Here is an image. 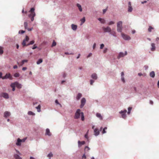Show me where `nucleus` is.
<instances>
[{"label":"nucleus","mask_w":159,"mask_h":159,"mask_svg":"<svg viewBox=\"0 0 159 159\" xmlns=\"http://www.w3.org/2000/svg\"><path fill=\"white\" fill-rule=\"evenodd\" d=\"M81 110L80 109H78L76 111L74 116V118L78 119L80 117V115L81 116V120L83 121L84 120V113L83 112H80Z\"/></svg>","instance_id":"f257e3e1"},{"label":"nucleus","mask_w":159,"mask_h":159,"mask_svg":"<svg viewBox=\"0 0 159 159\" xmlns=\"http://www.w3.org/2000/svg\"><path fill=\"white\" fill-rule=\"evenodd\" d=\"M35 9L34 8H32L29 12L30 13L29 15V17L31 18V20L32 21H34V17L35 16V13L34 12Z\"/></svg>","instance_id":"f03ea898"},{"label":"nucleus","mask_w":159,"mask_h":159,"mask_svg":"<svg viewBox=\"0 0 159 159\" xmlns=\"http://www.w3.org/2000/svg\"><path fill=\"white\" fill-rule=\"evenodd\" d=\"M122 22L121 21L118 22L117 23V31L118 32H121L122 29Z\"/></svg>","instance_id":"7ed1b4c3"},{"label":"nucleus","mask_w":159,"mask_h":159,"mask_svg":"<svg viewBox=\"0 0 159 159\" xmlns=\"http://www.w3.org/2000/svg\"><path fill=\"white\" fill-rule=\"evenodd\" d=\"M127 112V110L125 109L124 110H121L120 112L119 113L121 114V117L125 119L126 117V113Z\"/></svg>","instance_id":"20e7f679"},{"label":"nucleus","mask_w":159,"mask_h":159,"mask_svg":"<svg viewBox=\"0 0 159 159\" xmlns=\"http://www.w3.org/2000/svg\"><path fill=\"white\" fill-rule=\"evenodd\" d=\"M122 37L125 40H129L131 38L128 35L123 33H121Z\"/></svg>","instance_id":"39448f33"},{"label":"nucleus","mask_w":159,"mask_h":159,"mask_svg":"<svg viewBox=\"0 0 159 159\" xmlns=\"http://www.w3.org/2000/svg\"><path fill=\"white\" fill-rule=\"evenodd\" d=\"M29 39V37L27 36H26L25 38L23 40V41L22 43V44L23 47H25L27 46V44H26V42H28Z\"/></svg>","instance_id":"423d86ee"},{"label":"nucleus","mask_w":159,"mask_h":159,"mask_svg":"<svg viewBox=\"0 0 159 159\" xmlns=\"http://www.w3.org/2000/svg\"><path fill=\"white\" fill-rule=\"evenodd\" d=\"M9 79L11 80L12 79V77L10 73L6 74L4 76L2 77V79Z\"/></svg>","instance_id":"0eeeda50"},{"label":"nucleus","mask_w":159,"mask_h":159,"mask_svg":"<svg viewBox=\"0 0 159 159\" xmlns=\"http://www.w3.org/2000/svg\"><path fill=\"white\" fill-rule=\"evenodd\" d=\"M102 29L104 32H110L111 31V28L108 26H107L106 28L103 27H102Z\"/></svg>","instance_id":"6e6552de"},{"label":"nucleus","mask_w":159,"mask_h":159,"mask_svg":"<svg viewBox=\"0 0 159 159\" xmlns=\"http://www.w3.org/2000/svg\"><path fill=\"white\" fill-rule=\"evenodd\" d=\"M15 87H16L18 89H20L21 88V85L18 82H16L14 83H12Z\"/></svg>","instance_id":"1a4fd4ad"},{"label":"nucleus","mask_w":159,"mask_h":159,"mask_svg":"<svg viewBox=\"0 0 159 159\" xmlns=\"http://www.w3.org/2000/svg\"><path fill=\"white\" fill-rule=\"evenodd\" d=\"M0 96L6 99L8 98H9L8 95V94L6 93H1L0 94Z\"/></svg>","instance_id":"9d476101"},{"label":"nucleus","mask_w":159,"mask_h":159,"mask_svg":"<svg viewBox=\"0 0 159 159\" xmlns=\"http://www.w3.org/2000/svg\"><path fill=\"white\" fill-rule=\"evenodd\" d=\"M127 54V52L126 51L125 52V53L124 54V53L122 52L120 53L118 56L117 57V58L119 59L120 58L123 57L124 56L126 55Z\"/></svg>","instance_id":"9b49d317"},{"label":"nucleus","mask_w":159,"mask_h":159,"mask_svg":"<svg viewBox=\"0 0 159 159\" xmlns=\"http://www.w3.org/2000/svg\"><path fill=\"white\" fill-rule=\"evenodd\" d=\"M94 134L97 136L99 134V130L98 128H96L94 129Z\"/></svg>","instance_id":"f8f14e48"},{"label":"nucleus","mask_w":159,"mask_h":159,"mask_svg":"<svg viewBox=\"0 0 159 159\" xmlns=\"http://www.w3.org/2000/svg\"><path fill=\"white\" fill-rule=\"evenodd\" d=\"M10 115H11L10 113L8 111H5L4 113V116L5 118H7V117H8L9 116H10Z\"/></svg>","instance_id":"ddd939ff"},{"label":"nucleus","mask_w":159,"mask_h":159,"mask_svg":"<svg viewBox=\"0 0 159 159\" xmlns=\"http://www.w3.org/2000/svg\"><path fill=\"white\" fill-rule=\"evenodd\" d=\"M85 143V142L84 141H78V146L79 147H81L82 145H84Z\"/></svg>","instance_id":"4468645a"},{"label":"nucleus","mask_w":159,"mask_h":159,"mask_svg":"<svg viewBox=\"0 0 159 159\" xmlns=\"http://www.w3.org/2000/svg\"><path fill=\"white\" fill-rule=\"evenodd\" d=\"M21 139H20L19 138H18L17 139V142L16 144L17 146H20L21 145Z\"/></svg>","instance_id":"2eb2a0df"},{"label":"nucleus","mask_w":159,"mask_h":159,"mask_svg":"<svg viewBox=\"0 0 159 159\" xmlns=\"http://www.w3.org/2000/svg\"><path fill=\"white\" fill-rule=\"evenodd\" d=\"M85 100H81V104L80 106V107L81 108H82L84 106V104L85 103V102H86Z\"/></svg>","instance_id":"dca6fc26"},{"label":"nucleus","mask_w":159,"mask_h":159,"mask_svg":"<svg viewBox=\"0 0 159 159\" xmlns=\"http://www.w3.org/2000/svg\"><path fill=\"white\" fill-rule=\"evenodd\" d=\"M152 48L151 50L152 51H154L155 50V44L154 43H152L151 44Z\"/></svg>","instance_id":"f3484780"},{"label":"nucleus","mask_w":159,"mask_h":159,"mask_svg":"<svg viewBox=\"0 0 159 159\" xmlns=\"http://www.w3.org/2000/svg\"><path fill=\"white\" fill-rule=\"evenodd\" d=\"M46 135H48V136L51 135V133H50V130L48 129H47L46 130Z\"/></svg>","instance_id":"a211bd4d"},{"label":"nucleus","mask_w":159,"mask_h":159,"mask_svg":"<svg viewBox=\"0 0 159 159\" xmlns=\"http://www.w3.org/2000/svg\"><path fill=\"white\" fill-rule=\"evenodd\" d=\"M91 77L94 80H96L97 78V76L95 73H93L91 75Z\"/></svg>","instance_id":"6ab92c4d"},{"label":"nucleus","mask_w":159,"mask_h":159,"mask_svg":"<svg viewBox=\"0 0 159 159\" xmlns=\"http://www.w3.org/2000/svg\"><path fill=\"white\" fill-rule=\"evenodd\" d=\"M96 116L97 117L99 118L100 120H102V117L100 113H97Z\"/></svg>","instance_id":"aec40b11"},{"label":"nucleus","mask_w":159,"mask_h":159,"mask_svg":"<svg viewBox=\"0 0 159 159\" xmlns=\"http://www.w3.org/2000/svg\"><path fill=\"white\" fill-rule=\"evenodd\" d=\"M71 28L73 30H75L77 29V26L76 25L72 24L71 25Z\"/></svg>","instance_id":"412c9836"},{"label":"nucleus","mask_w":159,"mask_h":159,"mask_svg":"<svg viewBox=\"0 0 159 159\" xmlns=\"http://www.w3.org/2000/svg\"><path fill=\"white\" fill-rule=\"evenodd\" d=\"M76 6L78 7L79 11L81 12L82 11V9L81 5L79 3H77L76 5Z\"/></svg>","instance_id":"4be33fe9"},{"label":"nucleus","mask_w":159,"mask_h":159,"mask_svg":"<svg viewBox=\"0 0 159 159\" xmlns=\"http://www.w3.org/2000/svg\"><path fill=\"white\" fill-rule=\"evenodd\" d=\"M150 76L152 78H154L155 76V74L154 71H152L150 73Z\"/></svg>","instance_id":"5701e85b"},{"label":"nucleus","mask_w":159,"mask_h":159,"mask_svg":"<svg viewBox=\"0 0 159 159\" xmlns=\"http://www.w3.org/2000/svg\"><path fill=\"white\" fill-rule=\"evenodd\" d=\"M98 20H99L102 23L104 24L105 22V21L104 19L99 18Z\"/></svg>","instance_id":"b1692460"},{"label":"nucleus","mask_w":159,"mask_h":159,"mask_svg":"<svg viewBox=\"0 0 159 159\" xmlns=\"http://www.w3.org/2000/svg\"><path fill=\"white\" fill-rule=\"evenodd\" d=\"M36 108L37 109L38 112L40 111L41 106L40 104H39L37 107H36Z\"/></svg>","instance_id":"393cba45"},{"label":"nucleus","mask_w":159,"mask_h":159,"mask_svg":"<svg viewBox=\"0 0 159 159\" xmlns=\"http://www.w3.org/2000/svg\"><path fill=\"white\" fill-rule=\"evenodd\" d=\"M28 61L26 60H24L22 61L21 64L20 65V66H22L24 64L25 62H27Z\"/></svg>","instance_id":"a878e982"},{"label":"nucleus","mask_w":159,"mask_h":159,"mask_svg":"<svg viewBox=\"0 0 159 159\" xmlns=\"http://www.w3.org/2000/svg\"><path fill=\"white\" fill-rule=\"evenodd\" d=\"M14 157L16 159H21V157L17 154H15Z\"/></svg>","instance_id":"bb28decb"},{"label":"nucleus","mask_w":159,"mask_h":159,"mask_svg":"<svg viewBox=\"0 0 159 159\" xmlns=\"http://www.w3.org/2000/svg\"><path fill=\"white\" fill-rule=\"evenodd\" d=\"M80 21H81V25L83 24L85 22V17H84L82 19H81L80 20Z\"/></svg>","instance_id":"cd10ccee"},{"label":"nucleus","mask_w":159,"mask_h":159,"mask_svg":"<svg viewBox=\"0 0 159 159\" xmlns=\"http://www.w3.org/2000/svg\"><path fill=\"white\" fill-rule=\"evenodd\" d=\"M3 47L0 46V54H2L3 53Z\"/></svg>","instance_id":"c85d7f7f"},{"label":"nucleus","mask_w":159,"mask_h":159,"mask_svg":"<svg viewBox=\"0 0 159 159\" xmlns=\"http://www.w3.org/2000/svg\"><path fill=\"white\" fill-rule=\"evenodd\" d=\"M82 97V94L80 93H79L78 94V95L76 97V98L77 99H80L81 97Z\"/></svg>","instance_id":"c756f323"},{"label":"nucleus","mask_w":159,"mask_h":159,"mask_svg":"<svg viewBox=\"0 0 159 159\" xmlns=\"http://www.w3.org/2000/svg\"><path fill=\"white\" fill-rule=\"evenodd\" d=\"M43 61V60L42 59H39L37 62V64H39Z\"/></svg>","instance_id":"7c9ffc66"},{"label":"nucleus","mask_w":159,"mask_h":159,"mask_svg":"<svg viewBox=\"0 0 159 159\" xmlns=\"http://www.w3.org/2000/svg\"><path fill=\"white\" fill-rule=\"evenodd\" d=\"M132 109V107H129L128 108V112H127L128 114L129 115L130 114V111Z\"/></svg>","instance_id":"2f4dec72"},{"label":"nucleus","mask_w":159,"mask_h":159,"mask_svg":"<svg viewBox=\"0 0 159 159\" xmlns=\"http://www.w3.org/2000/svg\"><path fill=\"white\" fill-rule=\"evenodd\" d=\"M132 9H133L131 6H128V11L129 12H131Z\"/></svg>","instance_id":"473e14b6"},{"label":"nucleus","mask_w":159,"mask_h":159,"mask_svg":"<svg viewBox=\"0 0 159 159\" xmlns=\"http://www.w3.org/2000/svg\"><path fill=\"white\" fill-rule=\"evenodd\" d=\"M28 114L30 115H35V114L31 111H29Z\"/></svg>","instance_id":"72a5a7b5"},{"label":"nucleus","mask_w":159,"mask_h":159,"mask_svg":"<svg viewBox=\"0 0 159 159\" xmlns=\"http://www.w3.org/2000/svg\"><path fill=\"white\" fill-rule=\"evenodd\" d=\"M34 40H32V41H31L29 43L27 44L26 46H28L29 45H30L33 44L34 43Z\"/></svg>","instance_id":"f704fd0d"},{"label":"nucleus","mask_w":159,"mask_h":159,"mask_svg":"<svg viewBox=\"0 0 159 159\" xmlns=\"http://www.w3.org/2000/svg\"><path fill=\"white\" fill-rule=\"evenodd\" d=\"M154 29V28L151 26H149L148 29V31L149 32H151L152 31V30Z\"/></svg>","instance_id":"c9c22d12"},{"label":"nucleus","mask_w":159,"mask_h":159,"mask_svg":"<svg viewBox=\"0 0 159 159\" xmlns=\"http://www.w3.org/2000/svg\"><path fill=\"white\" fill-rule=\"evenodd\" d=\"M107 129V127H105V128H104V129H103V130L102 131V133L103 134H104V133H106V130Z\"/></svg>","instance_id":"e433bc0d"},{"label":"nucleus","mask_w":159,"mask_h":159,"mask_svg":"<svg viewBox=\"0 0 159 159\" xmlns=\"http://www.w3.org/2000/svg\"><path fill=\"white\" fill-rule=\"evenodd\" d=\"M24 27L25 29H27L28 26V23L27 22H25L24 23Z\"/></svg>","instance_id":"4c0bfd02"},{"label":"nucleus","mask_w":159,"mask_h":159,"mask_svg":"<svg viewBox=\"0 0 159 159\" xmlns=\"http://www.w3.org/2000/svg\"><path fill=\"white\" fill-rule=\"evenodd\" d=\"M20 76V74L18 73H15L14 75V76L16 77H18Z\"/></svg>","instance_id":"58836bf2"},{"label":"nucleus","mask_w":159,"mask_h":159,"mask_svg":"<svg viewBox=\"0 0 159 159\" xmlns=\"http://www.w3.org/2000/svg\"><path fill=\"white\" fill-rule=\"evenodd\" d=\"M11 87L12 88V90L13 91H14L15 90V87L14 85L12 83L11 85Z\"/></svg>","instance_id":"ea45409f"},{"label":"nucleus","mask_w":159,"mask_h":159,"mask_svg":"<svg viewBox=\"0 0 159 159\" xmlns=\"http://www.w3.org/2000/svg\"><path fill=\"white\" fill-rule=\"evenodd\" d=\"M56 45V43L54 41H53L52 43V47H54Z\"/></svg>","instance_id":"a19ab883"},{"label":"nucleus","mask_w":159,"mask_h":159,"mask_svg":"<svg viewBox=\"0 0 159 159\" xmlns=\"http://www.w3.org/2000/svg\"><path fill=\"white\" fill-rule=\"evenodd\" d=\"M90 148L87 146H86L85 148V151H88L90 150Z\"/></svg>","instance_id":"79ce46f5"},{"label":"nucleus","mask_w":159,"mask_h":159,"mask_svg":"<svg viewBox=\"0 0 159 159\" xmlns=\"http://www.w3.org/2000/svg\"><path fill=\"white\" fill-rule=\"evenodd\" d=\"M53 156V154L52 153H50L48 155V157H51Z\"/></svg>","instance_id":"37998d69"},{"label":"nucleus","mask_w":159,"mask_h":159,"mask_svg":"<svg viewBox=\"0 0 159 159\" xmlns=\"http://www.w3.org/2000/svg\"><path fill=\"white\" fill-rule=\"evenodd\" d=\"M115 23L113 21H110L108 24V25H111L112 24H113Z\"/></svg>","instance_id":"c03bdc74"},{"label":"nucleus","mask_w":159,"mask_h":159,"mask_svg":"<svg viewBox=\"0 0 159 159\" xmlns=\"http://www.w3.org/2000/svg\"><path fill=\"white\" fill-rule=\"evenodd\" d=\"M121 80H122V81L124 83H125V79H124V77H121Z\"/></svg>","instance_id":"a18cd8bd"},{"label":"nucleus","mask_w":159,"mask_h":159,"mask_svg":"<svg viewBox=\"0 0 159 159\" xmlns=\"http://www.w3.org/2000/svg\"><path fill=\"white\" fill-rule=\"evenodd\" d=\"M37 48V46H36V44H34L32 48V49H34Z\"/></svg>","instance_id":"49530a36"},{"label":"nucleus","mask_w":159,"mask_h":159,"mask_svg":"<svg viewBox=\"0 0 159 159\" xmlns=\"http://www.w3.org/2000/svg\"><path fill=\"white\" fill-rule=\"evenodd\" d=\"M55 103H56L57 104H59L61 107V104H60L58 102V100H56L55 101Z\"/></svg>","instance_id":"de8ad7c7"},{"label":"nucleus","mask_w":159,"mask_h":159,"mask_svg":"<svg viewBox=\"0 0 159 159\" xmlns=\"http://www.w3.org/2000/svg\"><path fill=\"white\" fill-rule=\"evenodd\" d=\"M104 47V44H102L101 45H100V49H102Z\"/></svg>","instance_id":"09e8293b"},{"label":"nucleus","mask_w":159,"mask_h":159,"mask_svg":"<svg viewBox=\"0 0 159 159\" xmlns=\"http://www.w3.org/2000/svg\"><path fill=\"white\" fill-rule=\"evenodd\" d=\"M25 32V31L23 30H21L19 31V33H20L21 34H23Z\"/></svg>","instance_id":"8fccbe9b"},{"label":"nucleus","mask_w":159,"mask_h":159,"mask_svg":"<svg viewBox=\"0 0 159 159\" xmlns=\"http://www.w3.org/2000/svg\"><path fill=\"white\" fill-rule=\"evenodd\" d=\"M94 82V81L92 80H90V84L91 85H92L93 83Z\"/></svg>","instance_id":"3c124183"},{"label":"nucleus","mask_w":159,"mask_h":159,"mask_svg":"<svg viewBox=\"0 0 159 159\" xmlns=\"http://www.w3.org/2000/svg\"><path fill=\"white\" fill-rule=\"evenodd\" d=\"M88 132H87V133H86V134L85 135V137L86 138V139H88Z\"/></svg>","instance_id":"603ef678"},{"label":"nucleus","mask_w":159,"mask_h":159,"mask_svg":"<svg viewBox=\"0 0 159 159\" xmlns=\"http://www.w3.org/2000/svg\"><path fill=\"white\" fill-rule=\"evenodd\" d=\"M107 9H104L103 10V13L104 14V13H105L106 12V11L107 10Z\"/></svg>","instance_id":"864d4df0"},{"label":"nucleus","mask_w":159,"mask_h":159,"mask_svg":"<svg viewBox=\"0 0 159 159\" xmlns=\"http://www.w3.org/2000/svg\"><path fill=\"white\" fill-rule=\"evenodd\" d=\"M107 48H105V49L103 51L104 53H105L107 52Z\"/></svg>","instance_id":"5fc2aeb1"},{"label":"nucleus","mask_w":159,"mask_h":159,"mask_svg":"<svg viewBox=\"0 0 159 159\" xmlns=\"http://www.w3.org/2000/svg\"><path fill=\"white\" fill-rule=\"evenodd\" d=\"M96 44L95 43H94V44H93V49H94L95 47H96Z\"/></svg>","instance_id":"6e6d98bb"},{"label":"nucleus","mask_w":159,"mask_h":159,"mask_svg":"<svg viewBox=\"0 0 159 159\" xmlns=\"http://www.w3.org/2000/svg\"><path fill=\"white\" fill-rule=\"evenodd\" d=\"M124 73L123 72H121V77H124Z\"/></svg>","instance_id":"4d7b16f0"},{"label":"nucleus","mask_w":159,"mask_h":159,"mask_svg":"<svg viewBox=\"0 0 159 159\" xmlns=\"http://www.w3.org/2000/svg\"><path fill=\"white\" fill-rule=\"evenodd\" d=\"M92 54L91 53H90L89 54V55L88 56H87V57L88 58V57H90L91 56H92Z\"/></svg>","instance_id":"13d9d810"},{"label":"nucleus","mask_w":159,"mask_h":159,"mask_svg":"<svg viewBox=\"0 0 159 159\" xmlns=\"http://www.w3.org/2000/svg\"><path fill=\"white\" fill-rule=\"evenodd\" d=\"M2 73L0 72V78H2Z\"/></svg>","instance_id":"bf43d9fd"},{"label":"nucleus","mask_w":159,"mask_h":159,"mask_svg":"<svg viewBox=\"0 0 159 159\" xmlns=\"http://www.w3.org/2000/svg\"><path fill=\"white\" fill-rule=\"evenodd\" d=\"M17 68V66L16 65H15L13 66V68L14 69H16Z\"/></svg>","instance_id":"052dcab7"},{"label":"nucleus","mask_w":159,"mask_h":159,"mask_svg":"<svg viewBox=\"0 0 159 159\" xmlns=\"http://www.w3.org/2000/svg\"><path fill=\"white\" fill-rule=\"evenodd\" d=\"M27 29L28 31H30L32 30V28H27Z\"/></svg>","instance_id":"680f3d73"},{"label":"nucleus","mask_w":159,"mask_h":159,"mask_svg":"<svg viewBox=\"0 0 159 159\" xmlns=\"http://www.w3.org/2000/svg\"><path fill=\"white\" fill-rule=\"evenodd\" d=\"M27 69V68L26 67H24L22 68V70H25Z\"/></svg>","instance_id":"e2e57ef3"},{"label":"nucleus","mask_w":159,"mask_h":159,"mask_svg":"<svg viewBox=\"0 0 159 159\" xmlns=\"http://www.w3.org/2000/svg\"><path fill=\"white\" fill-rule=\"evenodd\" d=\"M82 158H84V159H85L86 158V156L85 155V154H84L83 156H82Z\"/></svg>","instance_id":"0e129e2a"},{"label":"nucleus","mask_w":159,"mask_h":159,"mask_svg":"<svg viewBox=\"0 0 159 159\" xmlns=\"http://www.w3.org/2000/svg\"><path fill=\"white\" fill-rule=\"evenodd\" d=\"M150 103L151 104H152V105L153 104V102L151 100L150 101Z\"/></svg>","instance_id":"69168bd1"},{"label":"nucleus","mask_w":159,"mask_h":159,"mask_svg":"<svg viewBox=\"0 0 159 159\" xmlns=\"http://www.w3.org/2000/svg\"><path fill=\"white\" fill-rule=\"evenodd\" d=\"M26 140V139H21V142H24Z\"/></svg>","instance_id":"338daca9"},{"label":"nucleus","mask_w":159,"mask_h":159,"mask_svg":"<svg viewBox=\"0 0 159 159\" xmlns=\"http://www.w3.org/2000/svg\"><path fill=\"white\" fill-rule=\"evenodd\" d=\"M159 40V37H157V38L156 39V41H158Z\"/></svg>","instance_id":"774afa93"}]
</instances>
